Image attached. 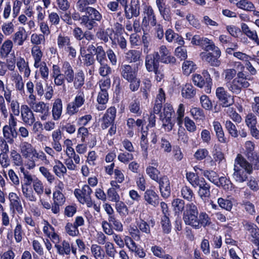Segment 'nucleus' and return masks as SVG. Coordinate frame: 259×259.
Returning <instances> with one entry per match:
<instances>
[{
	"label": "nucleus",
	"mask_w": 259,
	"mask_h": 259,
	"mask_svg": "<svg viewBox=\"0 0 259 259\" xmlns=\"http://www.w3.org/2000/svg\"><path fill=\"white\" fill-rule=\"evenodd\" d=\"M252 165L243 158L238 154L235 160L233 177L239 183H242L247 179V174L252 172Z\"/></svg>",
	"instance_id": "1"
},
{
	"label": "nucleus",
	"mask_w": 259,
	"mask_h": 259,
	"mask_svg": "<svg viewBox=\"0 0 259 259\" xmlns=\"http://www.w3.org/2000/svg\"><path fill=\"white\" fill-rule=\"evenodd\" d=\"M252 78L248 75H246L242 71L237 72V76L232 81L226 82V87L233 94H239L242 89H246L250 86L249 81Z\"/></svg>",
	"instance_id": "2"
},
{
	"label": "nucleus",
	"mask_w": 259,
	"mask_h": 259,
	"mask_svg": "<svg viewBox=\"0 0 259 259\" xmlns=\"http://www.w3.org/2000/svg\"><path fill=\"white\" fill-rule=\"evenodd\" d=\"M198 207L193 202L188 203L185 206L183 219L185 224L194 228L196 224L199 215Z\"/></svg>",
	"instance_id": "3"
},
{
	"label": "nucleus",
	"mask_w": 259,
	"mask_h": 259,
	"mask_svg": "<svg viewBox=\"0 0 259 259\" xmlns=\"http://www.w3.org/2000/svg\"><path fill=\"white\" fill-rule=\"evenodd\" d=\"M142 16V28L143 31L148 30L149 24L152 26L156 25V16L151 6L146 5L144 6Z\"/></svg>",
	"instance_id": "4"
},
{
	"label": "nucleus",
	"mask_w": 259,
	"mask_h": 259,
	"mask_svg": "<svg viewBox=\"0 0 259 259\" xmlns=\"http://www.w3.org/2000/svg\"><path fill=\"white\" fill-rule=\"evenodd\" d=\"M84 92L81 90L77 91L73 101L68 103L67 106V113L70 116L77 113L79 111V108L84 104Z\"/></svg>",
	"instance_id": "5"
},
{
	"label": "nucleus",
	"mask_w": 259,
	"mask_h": 259,
	"mask_svg": "<svg viewBox=\"0 0 259 259\" xmlns=\"http://www.w3.org/2000/svg\"><path fill=\"white\" fill-rule=\"evenodd\" d=\"M92 192L90 187L88 185H84L81 189H75L74 195L81 203H85L88 207H91L93 205L91 197Z\"/></svg>",
	"instance_id": "6"
},
{
	"label": "nucleus",
	"mask_w": 259,
	"mask_h": 259,
	"mask_svg": "<svg viewBox=\"0 0 259 259\" xmlns=\"http://www.w3.org/2000/svg\"><path fill=\"white\" fill-rule=\"evenodd\" d=\"M30 108L33 112L38 114L40 119L42 120H46L50 116L49 104L42 101L33 102L29 103Z\"/></svg>",
	"instance_id": "7"
},
{
	"label": "nucleus",
	"mask_w": 259,
	"mask_h": 259,
	"mask_svg": "<svg viewBox=\"0 0 259 259\" xmlns=\"http://www.w3.org/2000/svg\"><path fill=\"white\" fill-rule=\"evenodd\" d=\"M213 54L210 52H201L200 56L201 59L209 63L210 65L214 67L219 66L221 64V61L219 58L221 55V51L220 49L212 51Z\"/></svg>",
	"instance_id": "8"
},
{
	"label": "nucleus",
	"mask_w": 259,
	"mask_h": 259,
	"mask_svg": "<svg viewBox=\"0 0 259 259\" xmlns=\"http://www.w3.org/2000/svg\"><path fill=\"white\" fill-rule=\"evenodd\" d=\"M116 116V109L112 106L107 109L101 119V127L103 130L107 129L111 124L114 123Z\"/></svg>",
	"instance_id": "9"
},
{
	"label": "nucleus",
	"mask_w": 259,
	"mask_h": 259,
	"mask_svg": "<svg viewBox=\"0 0 259 259\" xmlns=\"http://www.w3.org/2000/svg\"><path fill=\"white\" fill-rule=\"evenodd\" d=\"M158 56V52H154L146 56L145 66L148 72H151L160 67V61L157 58Z\"/></svg>",
	"instance_id": "10"
},
{
	"label": "nucleus",
	"mask_w": 259,
	"mask_h": 259,
	"mask_svg": "<svg viewBox=\"0 0 259 259\" xmlns=\"http://www.w3.org/2000/svg\"><path fill=\"white\" fill-rule=\"evenodd\" d=\"M215 95L223 107H229L234 102L232 99L231 100V96L224 87L217 88L215 90Z\"/></svg>",
	"instance_id": "11"
},
{
	"label": "nucleus",
	"mask_w": 259,
	"mask_h": 259,
	"mask_svg": "<svg viewBox=\"0 0 259 259\" xmlns=\"http://www.w3.org/2000/svg\"><path fill=\"white\" fill-rule=\"evenodd\" d=\"M21 115L24 123L29 126L32 125L35 121V118L33 111L27 105H22L21 106Z\"/></svg>",
	"instance_id": "12"
},
{
	"label": "nucleus",
	"mask_w": 259,
	"mask_h": 259,
	"mask_svg": "<svg viewBox=\"0 0 259 259\" xmlns=\"http://www.w3.org/2000/svg\"><path fill=\"white\" fill-rule=\"evenodd\" d=\"M144 200L146 205L156 207L159 203L158 195L152 189H147L144 193Z\"/></svg>",
	"instance_id": "13"
},
{
	"label": "nucleus",
	"mask_w": 259,
	"mask_h": 259,
	"mask_svg": "<svg viewBox=\"0 0 259 259\" xmlns=\"http://www.w3.org/2000/svg\"><path fill=\"white\" fill-rule=\"evenodd\" d=\"M158 55L157 58L162 63L168 64L176 62L175 58L170 55L169 51L164 45H162L159 47Z\"/></svg>",
	"instance_id": "14"
},
{
	"label": "nucleus",
	"mask_w": 259,
	"mask_h": 259,
	"mask_svg": "<svg viewBox=\"0 0 259 259\" xmlns=\"http://www.w3.org/2000/svg\"><path fill=\"white\" fill-rule=\"evenodd\" d=\"M159 184V188L161 196L165 198L168 197L170 194V182L167 176H163L156 181Z\"/></svg>",
	"instance_id": "15"
},
{
	"label": "nucleus",
	"mask_w": 259,
	"mask_h": 259,
	"mask_svg": "<svg viewBox=\"0 0 259 259\" xmlns=\"http://www.w3.org/2000/svg\"><path fill=\"white\" fill-rule=\"evenodd\" d=\"M121 76L127 81H131L137 75L138 68L132 67L130 65H122L120 68Z\"/></svg>",
	"instance_id": "16"
},
{
	"label": "nucleus",
	"mask_w": 259,
	"mask_h": 259,
	"mask_svg": "<svg viewBox=\"0 0 259 259\" xmlns=\"http://www.w3.org/2000/svg\"><path fill=\"white\" fill-rule=\"evenodd\" d=\"M125 16L128 19L140 15V2L139 0H131L130 7L127 6L124 9Z\"/></svg>",
	"instance_id": "17"
},
{
	"label": "nucleus",
	"mask_w": 259,
	"mask_h": 259,
	"mask_svg": "<svg viewBox=\"0 0 259 259\" xmlns=\"http://www.w3.org/2000/svg\"><path fill=\"white\" fill-rule=\"evenodd\" d=\"M244 227L251 236V241L256 245H259V229L256 225L250 222H246Z\"/></svg>",
	"instance_id": "18"
},
{
	"label": "nucleus",
	"mask_w": 259,
	"mask_h": 259,
	"mask_svg": "<svg viewBox=\"0 0 259 259\" xmlns=\"http://www.w3.org/2000/svg\"><path fill=\"white\" fill-rule=\"evenodd\" d=\"M39 159L45 162V163H48L49 160L47 159V156L42 151H37L36 149L33 150V154L28 161L27 166L29 169L34 168L36 166L35 159Z\"/></svg>",
	"instance_id": "19"
},
{
	"label": "nucleus",
	"mask_w": 259,
	"mask_h": 259,
	"mask_svg": "<svg viewBox=\"0 0 259 259\" xmlns=\"http://www.w3.org/2000/svg\"><path fill=\"white\" fill-rule=\"evenodd\" d=\"M61 69L66 81L68 83L72 82L75 74L70 63L68 61L63 62Z\"/></svg>",
	"instance_id": "20"
},
{
	"label": "nucleus",
	"mask_w": 259,
	"mask_h": 259,
	"mask_svg": "<svg viewBox=\"0 0 259 259\" xmlns=\"http://www.w3.org/2000/svg\"><path fill=\"white\" fill-rule=\"evenodd\" d=\"M211 220L209 215L204 211L200 212L197 218L196 224L194 225V229H199L201 227L204 228L208 227L211 224Z\"/></svg>",
	"instance_id": "21"
},
{
	"label": "nucleus",
	"mask_w": 259,
	"mask_h": 259,
	"mask_svg": "<svg viewBox=\"0 0 259 259\" xmlns=\"http://www.w3.org/2000/svg\"><path fill=\"white\" fill-rule=\"evenodd\" d=\"M17 67L21 73H23L24 77H28L30 76L31 70L28 62L26 61L24 58H18L16 62Z\"/></svg>",
	"instance_id": "22"
},
{
	"label": "nucleus",
	"mask_w": 259,
	"mask_h": 259,
	"mask_svg": "<svg viewBox=\"0 0 259 259\" xmlns=\"http://www.w3.org/2000/svg\"><path fill=\"white\" fill-rule=\"evenodd\" d=\"M9 199L10 201V206L19 214L22 213L23 207L19 197L15 193L10 192L9 194Z\"/></svg>",
	"instance_id": "23"
},
{
	"label": "nucleus",
	"mask_w": 259,
	"mask_h": 259,
	"mask_svg": "<svg viewBox=\"0 0 259 259\" xmlns=\"http://www.w3.org/2000/svg\"><path fill=\"white\" fill-rule=\"evenodd\" d=\"M3 134L5 139L8 143L13 144L14 142V139L18 136V132L16 128H12L10 126L5 125L3 128Z\"/></svg>",
	"instance_id": "24"
},
{
	"label": "nucleus",
	"mask_w": 259,
	"mask_h": 259,
	"mask_svg": "<svg viewBox=\"0 0 259 259\" xmlns=\"http://www.w3.org/2000/svg\"><path fill=\"white\" fill-rule=\"evenodd\" d=\"M62 110V101L60 99L58 98L55 100L52 107V116L54 120H58L60 119Z\"/></svg>",
	"instance_id": "25"
},
{
	"label": "nucleus",
	"mask_w": 259,
	"mask_h": 259,
	"mask_svg": "<svg viewBox=\"0 0 259 259\" xmlns=\"http://www.w3.org/2000/svg\"><path fill=\"white\" fill-rule=\"evenodd\" d=\"M19 147L22 156L29 160L31 157L30 155L33 154V150L35 149L30 143L26 141L21 142Z\"/></svg>",
	"instance_id": "26"
},
{
	"label": "nucleus",
	"mask_w": 259,
	"mask_h": 259,
	"mask_svg": "<svg viewBox=\"0 0 259 259\" xmlns=\"http://www.w3.org/2000/svg\"><path fill=\"white\" fill-rule=\"evenodd\" d=\"M25 30L24 28H20L12 35L13 43L16 46H22L27 39V35L25 34Z\"/></svg>",
	"instance_id": "27"
},
{
	"label": "nucleus",
	"mask_w": 259,
	"mask_h": 259,
	"mask_svg": "<svg viewBox=\"0 0 259 259\" xmlns=\"http://www.w3.org/2000/svg\"><path fill=\"white\" fill-rule=\"evenodd\" d=\"M241 28L242 32L245 35L259 46V38L255 30H251L248 26L244 23H241Z\"/></svg>",
	"instance_id": "28"
},
{
	"label": "nucleus",
	"mask_w": 259,
	"mask_h": 259,
	"mask_svg": "<svg viewBox=\"0 0 259 259\" xmlns=\"http://www.w3.org/2000/svg\"><path fill=\"white\" fill-rule=\"evenodd\" d=\"M186 179L192 186L195 188L201 185L205 181L203 178L200 177L192 172H187Z\"/></svg>",
	"instance_id": "29"
},
{
	"label": "nucleus",
	"mask_w": 259,
	"mask_h": 259,
	"mask_svg": "<svg viewBox=\"0 0 259 259\" xmlns=\"http://www.w3.org/2000/svg\"><path fill=\"white\" fill-rule=\"evenodd\" d=\"M212 126L219 142L221 143H227V139L225 136L224 132L221 123L218 121H214L212 122Z\"/></svg>",
	"instance_id": "30"
},
{
	"label": "nucleus",
	"mask_w": 259,
	"mask_h": 259,
	"mask_svg": "<svg viewBox=\"0 0 259 259\" xmlns=\"http://www.w3.org/2000/svg\"><path fill=\"white\" fill-rule=\"evenodd\" d=\"M57 252L60 255H69L71 252V245L68 241L63 240L58 245L55 247Z\"/></svg>",
	"instance_id": "31"
},
{
	"label": "nucleus",
	"mask_w": 259,
	"mask_h": 259,
	"mask_svg": "<svg viewBox=\"0 0 259 259\" xmlns=\"http://www.w3.org/2000/svg\"><path fill=\"white\" fill-rule=\"evenodd\" d=\"M13 47V41L10 39L6 40L0 47V57L6 58L12 51Z\"/></svg>",
	"instance_id": "32"
},
{
	"label": "nucleus",
	"mask_w": 259,
	"mask_h": 259,
	"mask_svg": "<svg viewBox=\"0 0 259 259\" xmlns=\"http://www.w3.org/2000/svg\"><path fill=\"white\" fill-rule=\"evenodd\" d=\"M57 46L59 50L64 51L68 46L72 45L70 37L65 34H60L57 38Z\"/></svg>",
	"instance_id": "33"
},
{
	"label": "nucleus",
	"mask_w": 259,
	"mask_h": 259,
	"mask_svg": "<svg viewBox=\"0 0 259 259\" xmlns=\"http://www.w3.org/2000/svg\"><path fill=\"white\" fill-rule=\"evenodd\" d=\"M244 153L248 159L251 161L256 157V154L254 152V144L253 142L246 141L244 145Z\"/></svg>",
	"instance_id": "34"
},
{
	"label": "nucleus",
	"mask_w": 259,
	"mask_h": 259,
	"mask_svg": "<svg viewBox=\"0 0 259 259\" xmlns=\"http://www.w3.org/2000/svg\"><path fill=\"white\" fill-rule=\"evenodd\" d=\"M91 252L95 259H106V255L102 247L97 244H93L91 246Z\"/></svg>",
	"instance_id": "35"
},
{
	"label": "nucleus",
	"mask_w": 259,
	"mask_h": 259,
	"mask_svg": "<svg viewBox=\"0 0 259 259\" xmlns=\"http://www.w3.org/2000/svg\"><path fill=\"white\" fill-rule=\"evenodd\" d=\"M31 54L34 60V66H38L37 64L41 63L43 55L39 46H34L31 49Z\"/></svg>",
	"instance_id": "36"
},
{
	"label": "nucleus",
	"mask_w": 259,
	"mask_h": 259,
	"mask_svg": "<svg viewBox=\"0 0 259 259\" xmlns=\"http://www.w3.org/2000/svg\"><path fill=\"white\" fill-rule=\"evenodd\" d=\"M104 248L106 258L108 257L112 259L115 258L117 251L114 244L112 242L107 241L104 245Z\"/></svg>",
	"instance_id": "37"
},
{
	"label": "nucleus",
	"mask_w": 259,
	"mask_h": 259,
	"mask_svg": "<svg viewBox=\"0 0 259 259\" xmlns=\"http://www.w3.org/2000/svg\"><path fill=\"white\" fill-rule=\"evenodd\" d=\"M53 170L55 174L59 178L64 177L67 173V168L60 160L55 161V165L53 166Z\"/></svg>",
	"instance_id": "38"
},
{
	"label": "nucleus",
	"mask_w": 259,
	"mask_h": 259,
	"mask_svg": "<svg viewBox=\"0 0 259 259\" xmlns=\"http://www.w3.org/2000/svg\"><path fill=\"white\" fill-rule=\"evenodd\" d=\"M85 76L83 71L81 70H78L74 77L73 81V86L75 89L81 88L84 83Z\"/></svg>",
	"instance_id": "39"
},
{
	"label": "nucleus",
	"mask_w": 259,
	"mask_h": 259,
	"mask_svg": "<svg viewBox=\"0 0 259 259\" xmlns=\"http://www.w3.org/2000/svg\"><path fill=\"white\" fill-rule=\"evenodd\" d=\"M181 195L184 199L189 202H192L195 198L193 190L187 186H184L182 187Z\"/></svg>",
	"instance_id": "40"
},
{
	"label": "nucleus",
	"mask_w": 259,
	"mask_h": 259,
	"mask_svg": "<svg viewBox=\"0 0 259 259\" xmlns=\"http://www.w3.org/2000/svg\"><path fill=\"white\" fill-rule=\"evenodd\" d=\"M137 227L141 233L147 236L151 235V229L149 224L141 219V214L140 215V221L137 223Z\"/></svg>",
	"instance_id": "41"
},
{
	"label": "nucleus",
	"mask_w": 259,
	"mask_h": 259,
	"mask_svg": "<svg viewBox=\"0 0 259 259\" xmlns=\"http://www.w3.org/2000/svg\"><path fill=\"white\" fill-rule=\"evenodd\" d=\"M196 94V91L191 84L187 83L182 90V95L187 99L193 98Z\"/></svg>",
	"instance_id": "42"
},
{
	"label": "nucleus",
	"mask_w": 259,
	"mask_h": 259,
	"mask_svg": "<svg viewBox=\"0 0 259 259\" xmlns=\"http://www.w3.org/2000/svg\"><path fill=\"white\" fill-rule=\"evenodd\" d=\"M198 187L199 190L198 191V194L201 199L208 198L210 196V185L206 182V181Z\"/></svg>",
	"instance_id": "43"
},
{
	"label": "nucleus",
	"mask_w": 259,
	"mask_h": 259,
	"mask_svg": "<svg viewBox=\"0 0 259 259\" xmlns=\"http://www.w3.org/2000/svg\"><path fill=\"white\" fill-rule=\"evenodd\" d=\"M141 52L135 50H131L127 51L125 55L126 60L130 62H136L141 58Z\"/></svg>",
	"instance_id": "44"
},
{
	"label": "nucleus",
	"mask_w": 259,
	"mask_h": 259,
	"mask_svg": "<svg viewBox=\"0 0 259 259\" xmlns=\"http://www.w3.org/2000/svg\"><path fill=\"white\" fill-rule=\"evenodd\" d=\"M217 186L222 187L224 190L231 191L233 188V185L229 179L226 177H221L218 178Z\"/></svg>",
	"instance_id": "45"
},
{
	"label": "nucleus",
	"mask_w": 259,
	"mask_h": 259,
	"mask_svg": "<svg viewBox=\"0 0 259 259\" xmlns=\"http://www.w3.org/2000/svg\"><path fill=\"white\" fill-rule=\"evenodd\" d=\"M28 185H22V191L26 199L31 202H35L37 198L31 188Z\"/></svg>",
	"instance_id": "46"
},
{
	"label": "nucleus",
	"mask_w": 259,
	"mask_h": 259,
	"mask_svg": "<svg viewBox=\"0 0 259 259\" xmlns=\"http://www.w3.org/2000/svg\"><path fill=\"white\" fill-rule=\"evenodd\" d=\"M80 24L84 26L88 30H92L93 28L98 25L96 21L90 19V17H87V15H83L81 17Z\"/></svg>",
	"instance_id": "47"
},
{
	"label": "nucleus",
	"mask_w": 259,
	"mask_h": 259,
	"mask_svg": "<svg viewBox=\"0 0 259 259\" xmlns=\"http://www.w3.org/2000/svg\"><path fill=\"white\" fill-rule=\"evenodd\" d=\"M151 87V83L150 80L149 78H145L143 80V86L140 89V91L142 93L144 99H147L148 98Z\"/></svg>",
	"instance_id": "48"
},
{
	"label": "nucleus",
	"mask_w": 259,
	"mask_h": 259,
	"mask_svg": "<svg viewBox=\"0 0 259 259\" xmlns=\"http://www.w3.org/2000/svg\"><path fill=\"white\" fill-rule=\"evenodd\" d=\"M196 69L195 64L192 61L187 60L183 62L182 70L184 74L189 75Z\"/></svg>",
	"instance_id": "49"
},
{
	"label": "nucleus",
	"mask_w": 259,
	"mask_h": 259,
	"mask_svg": "<svg viewBox=\"0 0 259 259\" xmlns=\"http://www.w3.org/2000/svg\"><path fill=\"white\" fill-rule=\"evenodd\" d=\"M202 171V174L207 178L210 182L213 183L214 184H217L218 179L219 176L218 174L212 170H202L200 169Z\"/></svg>",
	"instance_id": "50"
},
{
	"label": "nucleus",
	"mask_w": 259,
	"mask_h": 259,
	"mask_svg": "<svg viewBox=\"0 0 259 259\" xmlns=\"http://www.w3.org/2000/svg\"><path fill=\"white\" fill-rule=\"evenodd\" d=\"M236 7L246 11H252L254 9V6L251 2L247 0H240L236 3Z\"/></svg>",
	"instance_id": "51"
},
{
	"label": "nucleus",
	"mask_w": 259,
	"mask_h": 259,
	"mask_svg": "<svg viewBox=\"0 0 259 259\" xmlns=\"http://www.w3.org/2000/svg\"><path fill=\"white\" fill-rule=\"evenodd\" d=\"M200 46L205 51V52L219 49L217 46H215L214 42L212 40L206 37H203L202 41V44H201Z\"/></svg>",
	"instance_id": "52"
},
{
	"label": "nucleus",
	"mask_w": 259,
	"mask_h": 259,
	"mask_svg": "<svg viewBox=\"0 0 259 259\" xmlns=\"http://www.w3.org/2000/svg\"><path fill=\"white\" fill-rule=\"evenodd\" d=\"M160 224L163 232L165 234H169L171 230V225L169 216L162 215L161 218Z\"/></svg>",
	"instance_id": "53"
},
{
	"label": "nucleus",
	"mask_w": 259,
	"mask_h": 259,
	"mask_svg": "<svg viewBox=\"0 0 259 259\" xmlns=\"http://www.w3.org/2000/svg\"><path fill=\"white\" fill-rule=\"evenodd\" d=\"M146 172L148 175L151 179L156 182L160 177H159V175L160 172L156 167L153 166H148L146 169Z\"/></svg>",
	"instance_id": "54"
},
{
	"label": "nucleus",
	"mask_w": 259,
	"mask_h": 259,
	"mask_svg": "<svg viewBox=\"0 0 259 259\" xmlns=\"http://www.w3.org/2000/svg\"><path fill=\"white\" fill-rule=\"evenodd\" d=\"M174 111L172 106L168 103L164 105L163 112L160 114V118L161 119H170Z\"/></svg>",
	"instance_id": "55"
},
{
	"label": "nucleus",
	"mask_w": 259,
	"mask_h": 259,
	"mask_svg": "<svg viewBox=\"0 0 259 259\" xmlns=\"http://www.w3.org/2000/svg\"><path fill=\"white\" fill-rule=\"evenodd\" d=\"M241 206L244 208L246 212L251 214L254 215L255 213V208L254 205L247 200H242L240 203Z\"/></svg>",
	"instance_id": "56"
},
{
	"label": "nucleus",
	"mask_w": 259,
	"mask_h": 259,
	"mask_svg": "<svg viewBox=\"0 0 259 259\" xmlns=\"http://www.w3.org/2000/svg\"><path fill=\"white\" fill-rule=\"evenodd\" d=\"M86 13L88 15H87V17H90V19L96 22H99L102 19L101 14L94 8L89 7L88 9V12Z\"/></svg>",
	"instance_id": "57"
},
{
	"label": "nucleus",
	"mask_w": 259,
	"mask_h": 259,
	"mask_svg": "<svg viewBox=\"0 0 259 259\" xmlns=\"http://www.w3.org/2000/svg\"><path fill=\"white\" fill-rule=\"evenodd\" d=\"M38 66H34L35 68H39V71L41 77L44 80L48 79L49 75V69L45 62H42L37 64Z\"/></svg>",
	"instance_id": "58"
},
{
	"label": "nucleus",
	"mask_w": 259,
	"mask_h": 259,
	"mask_svg": "<svg viewBox=\"0 0 259 259\" xmlns=\"http://www.w3.org/2000/svg\"><path fill=\"white\" fill-rule=\"evenodd\" d=\"M108 222L111 224L113 229L118 232H121L123 230V225L121 222L116 219L115 216H111L108 217Z\"/></svg>",
	"instance_id": "59"
},
{
	"label": "nucleus",
	"mask_w": 259,
	"mask_h": 259,
	"mask_svg": "<svg viewBox=\"0 0 259 259\" xmlns=\"http://www.w3.org/2000/svg\"><path fill=\"white\" fill-rule=\"evenodd\" d=\"M106 54V52H105L102 46H97L95 55L96 59L99 63H101L102 62H107Z\"/></svg>",
	"instance_id": "60"
},
{
	"label": "nucleus",
	"mask_w": 259,
	"mask_h": 259,
	"mask_svg": "<svg viewBox=\"0 0 259 259\" xmlns=\"http://www.w3.org/2000/svg\"><path fill=\"white\" fill-rule=\"evenodd\" d=\"M218 203L220 207L229 211L233 207V203L230 199L220 197L218 199Z\"/></svg>",
	"instance_id": "61"
},
{
	"label": "nucleus",
	"mask_w": 259,
	"mask_h": 259,
	"mask_svg": "<svg viewBox=\"0 0 259 259\" xmlns=\"http://www.w3.org/2000/svg\"><path fill=\"white\" fill-rule=\"evenodd\" d=\"M65 232L71 237H75L79 235L78 228L72 223H67L65 226Z\"/></svg>",
	"instance_id": "62"
},
{
	"label": "nucleus",
	"mask_w": 259,
	"mask_h": 259,
	"mask_svg": "<svg viewBox=\"0 0 259 259\" xmlns=\"http://www.w3.org/2000/svg\"><path fill=\"white\" fill-rule=\"evenodd\" d=\"M115 209L118 213L121 215H125L128 213V209L125 204L121 201L118 200V201L115 202Z\"/></svg>",
	"instance_id": "63"
},
{
	"label": "nucleus",
	"mask_w": 259,
	"mask_h": 259,
	"mask_svg": "<svg viewBox=\"0 0 259 259\" xmlns=\"http://www.w3.org/2000/svg\"><path fill=\"white\" fill-rule=\"evenodd\" d=\"M3 34L9 36L14 31V25L12 22L4 23L1 27Z\"/></svg>",
	"instance_id": "64"
}]
</instances>
